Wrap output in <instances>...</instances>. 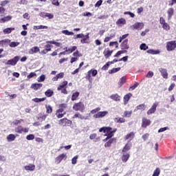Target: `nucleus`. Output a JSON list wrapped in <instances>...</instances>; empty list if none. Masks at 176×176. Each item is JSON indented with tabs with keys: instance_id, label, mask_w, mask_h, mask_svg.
I'll use <instances>...</instances> for the list:
<instances>
[{
	"instance_id": "nucleus-57",
	"label": "nucleus",
	"mask_w": 176,
	"mask_h": 176,
	"mask_svg": "<svg viewBox=\"0 0 176 176\" xmlns=\"http://www.w3.org/2000/svg\"><path fill=\"white\" fill-rule=\"evenodd\" d=\"M21 122H24V120H15L14 121H13V124H14V126H19V124H20Z\"/></svg>"
},
{
	"instance_id": "nucleus-48",
	"label": "nucleus",
	"mask_w": 176,
	"mask_h": 176,
	"mask_svg": "<svg viewBox=\"0 0 176 176\" xmlns=\"http://www.w3.org/2000/svg\"><path fill=\"white\" fill-rule=\"evenodd\" d=\"M19 45H20L19 42H10L9 44L10 47H17V46H19Z\"/></svg>"
},
{
	"instance_id": "nucleus-27",
	"label": "nucleus",
	"mask_w": 176,
	"mask_h": 176,
	"mask_svg": "<svg viewBox=\"0 0 176 176\" xmlns=\"http://www.w3.org/2000/svg\"><path fill=\"white\" fill-rule=\"evenodd\" d=\"M24 168L26 171H34L35 170V165L30 164L29 165L24 166Z\"/></svg>"
},
{
	"instance_id": "nucleus-53",
	"label": "nucleus",
	"mask_w": 176,
	"mask_h": 176,
	"mask_svg": "<svg viewBox=\"0 0 176 176\" xmlns=\"http://www.w3.org/2000/svg\"><path fill=\"white\" fill-rule=\"evenodd\" d=\"M131 113H133L132 111H125L124 112V118H131Z\"/></svg>"
},
{
	"instance_id": "nucleus-52",
	"label": "nucleus",
	"mask_w": 176,
	"mask_h": 176,
	"mask_svg": "<svg viewBox=\"0 0 176 176\" xmlns=\"http://www.w3.org/2000/svg\"><path fill=\"white\" fill-rule=\"evenodd\" d=\"M127 36H129V34H123L122 36H121L119 38V43H122V41H125V39H127L126 38H127Z\"/></svg>"
},
{
	"instance_id": "nucleus-23",
	"label": "nucleus",
	"mask_w": 176,
	"mask_h": 176,
	"mask_svg": "<svg viewBox=\"0 0 176 176\" xmlns=\"http://www.w3.org/2000/svg\"><path fill=\"white\" fill-rule=\"evenodd\" d=\"M121 159H122L123 163L127 162V160H129V159H130V154H129L127 153H123L122 156L121 157Z\"/></svg>"
},
{
	"instance_id": "nucleus-29",
	"label": "nucleus",
	"mask_w": 176,
	"mask_h": 176,
	"mask_svg": "<svg viewBox=\"0 0 176 176\" xmlns=\"http://www.w3.org/2000/svg\"><path fill=\"white\" fill-rule=\"evenodd\" d=\"M130 149H131V144H126L124 148H122V153H126V152H129Z\"/></svg>"
},
{
	"instance_id": "nucleus-36",
	"label": "nucleus",
	"mask_w": 176,
	"mask_h": 176,
	"mask_svg": "<svg viewBox=\"0 0 176 176\" xmlns=\"http://www.w3.org/2000/svg\"><path fill=\"white\" fill-rule=\"evenodd\" d=\"M33 30H47V26H45V25H34L33 27Z\"/></svg>"
},
{
	"instance_id": "nucleus-14",
	"label": "nucleus",
	"mask_w": 176,
	"mask_h": 176,
	"mask_svg": "<svg viewBox=\"0 0 176 176\" xmlns=\"http://www.w3.org/2000/svg\"><path fill=\"white\" fill-rule=\"evenodd\" d=\"M52 45L47 44L45 45V49L41 51V54H47L49 52H52Z\"/></svg>"
},
{
	"instance_id": "nucleus-33",
	"label": "nucleus",
	"mask_w": 176,
	"mask_h": 176,
	"mask_svg": "<svg viewBox=\"0 0 176 176\" xmlns=\"http://www.w3.org/2000/svg\"><path fill=\"white\" fill-rule=\"evenodd\" d=\"M80 93L78 91L73 92L71 98L72 101H76L79 97Z\"/></svg>"
},
{
	"instance_id": "nucleus-19",
	"label": "nucleus",
	"mask_w": 176,
	"mask_h": 176,
	"mask_svg": "<svg viewBox=\"0 0 176 176\" xmlns=\"http://www.w3.org/2000/svg\"><path fill=\"white\" fill-rule=\"evenodd\" d=\"M133 96L131 93H129L124 96V104L127 105L130 98Z\"/></svg>"
},
{
	"instance_id": "nucleus-11",
	"label": "nucleus",
	"mask_w": 176,
	"mask_h": 176,
	"mask_svg": "<svg viewBox=\"0 0 176 176\" xmlns=\"http://www.w3.org/2000/svg\"><path fill=\"white\" fill-rule=\"evenodd\" d=\"M120 47L124 52L129 50L130 48V46L129 45V39L124 40L120 44Z\"/></svg>"
},
{
	"instance_id": "nucleus-24",
	"label": "nucleus",
	"mask_w": 176,
	"mask_h": 176,
	"mask_svg": "<svg viewBox=\"0 0 176 176\" xmlns=\"http://www.w3.org/2000/svg\"><path fill=\"white\" fill-rule=\"evenodd\" d=\"M12 16L10 15H8V16H4L3 18H1L0 19V23H6L8 21H10V20H12Z\"/></svg>"
},
{
	"instance_id": "nucleus-35",
	"label": "nucleus",
	"mask_w": 176,
	"mask_h": 176,
	"mask_svg": "<svg viewBox=\"0 0 176 176\" xmlns=\"http://www.w3.org/2000/svg\"><path fill=\"white\" fill-rule=\"evenodd\" d=\"M90 37L89 36V33L87 34H86L85 36H84L82 37V38L80 40V43H89V41H87V40Z\"/></svg>"
},
{
	"instance_id": "nucleus-44",
	"label": "nucleus",
	"mask_w": 176,
	"mask_h": 176,
	"mask_svg": "<svg viewBox=\"0 0 176 176\" xmlns=\"http://www.w3.org/2000/svg\"><path fill=\"white\" fill-rule=\"evenodd\" d=\"M8 43H10V39H4V40L0 41V44L2 46H6V45H8Z\"/></svg>"
},
{
	"instance_id": "nucleus-30",
	"label": "nucleus",
	"mask_w": 176,
	"mask_h": 176,
	"mask_svg": "<svg viewBox=\"0 0 176 176\" xmlns=\"http://www.w3.org/2000/svg\"><path fill=\"white\" fill-rule=\"evenodd\" d=\"M46 43H50V45H55L56 47H61V46H63V43L56 42L54 41H46Z\"/></svg>"
},
{
	"instance_id": "nucleus-18",
	"label": "nucleus",
	"mask_w": 176,
	"mask_h": 176,
	"mask_svg": "<svg viewBox=\"0 0 176 176\" xmlns=\"http://www.w3.org/2000/svg\"><path fill=\"white\" fill-rule=\"evenodd\" d=\"M66 112L63 111V109H57L56 111V116L58 119H61V118H64V116L66 114Z\"/></svg>"
},
{
	"instance_id": "nucleus-37",
	"label": "nucleus",
	"mask_w": 176,
	"mask_h": 176,
	"mask_svg": "<svg viewBox=\"0 0 176 176\" xmlns=\"http://www.w3.org/2000/svg\"><path fill=\"white\" fill-rule=\"evenodd\" d=\"M109 46H110V47L115 46L116 49H119V43H118V41H111L109 43Z\"/></svg>"
},
{
	"instance_id": "nucleus-4",
	"label": "nucleus",
	"mask_w": 176,
	"mask_h": 176,
	"mask_svg": "<svg viewBox=\"0 0 176 176\" xmlns=\"http://www.w3.org/2000/svg\"><path fill=\"white\" fill-rule=\"evenodd\" d=\"M166 50L168 52H173L175 49H176V41H170L166 43Z\"/></svg>"
},
{
	"instance_id": "nucleus-42",
	"label": "nucleus",
	"mask_w": 176,
	"mask_h": 176,
	"mask_svg": "<svg viewBox=\"0 0 176 176\" xmlns=\"http://www.w3.org/2000/svg\"><path fill=\"white\" fill-rule=\"evenodd\" d=\"M148 54H159L160 53V50H148L146 51Z\"/></svg>"
},
{
	"instance_id": "nucleus-12",
	"label": "nucleus",
	"mask_w": 176,
	"mask_h": 176,
	"mask_svg": "<svg viewBox=\"0 0 176 176\" xmlns=\"http://www.w3.org/2000/svg\"><path fill=\"white\" fill-rule=\"evenodd\" d=\"M151 122L146 118L144 117L142 119V129H146L148 126H151Z\"/></svg>"
},
{
	"instance_id": "nucleus-55",
	"label": "nucleus",
	"mask_w": 176,
	"mask_h": 176,
	"mask_svg": "<svg viewBox=\"0 0 176 176\" xmlns=\"http://www.w3.org/2000/svg\"><path fill=\"white\" fill-rule=\"evenodd\" d=\"M159 175H160V168H156L152 176H159Z\"/></svg>"
},
{
	"instance_id": "nucleus-3",
	"label": "nucleus",
	"mask_w": 176,
	"mask_h": 176,
	"mask_svg": "<svg viewBox=\"0 0 176 176\" xmlns=\"http://www.w3.org/2000/svg\"><path fill=\"white\" fill-rule=\"evenodd\" d=\"M98 74V72L97 69H93L89 70L87 72V75L85 76V79L89 81L90 83H91V76H96Z\"/></svg>"
},
{
	"instance_id": "nucleus-54",
	"label": "nucleus",
	"mask_w": 176,
	"mask_h": 176,
	"mask_svg": "<svg viewBox=\"0 0 176 176\" xmlns=\"http://www.w3.org/2000/svg\"><path fill=\"white\" fill-rule=\"evenodd\" d=\"M148 48L149 47L146 43H142L140 46V50H148Z\"/></svg>"
},
{
	"instance_id": "nucleus-62",
	"label": "nucleus",
	"mask_w": 176,
	"mask_h": 176,
	"mask_svg": "<svg viewBox=\"0 0 176 176\" xmlns=\"http://www.w3.org/2000/svg\"><path fill=\"white\" fill-rule=\"evenodd\" d=\"M110 63L109 62H107L102 67V71H107L108 69V68H109L110 66Z\"/></svg>"
},
{
	"instance_id": "nucleus-1",
	"label": "nucleus",
	"mask_w": 176,
	"mask_h": 176,
	"mask_svg": "<svg viewBox=\"0 0 176 176\" xmlns=\"http://www.w3.org/2000/svg\"><path fill=\"white\" fill-rule=\"evenodd\" d=\"M104 133L105 136L107 137L103 141L107 142L109 138H112L115 135V133L118 131V129H112L111 126H103L99 129V133Z\"/></svg>"
},
{
	"instance_id": "nucleus-13",
	"label": "nucleus",
	"mask_w": 176,
	"mask_h": 176,
	"mask_svg": "<svg viewBox=\"0 0 176 176\" xmlns=\"http://www.w3.org/2000/svg\"><path fill=\"white\" fill-rule=\"evenodd\" d=\"M65 49H66L65 51L60 53V55H62V54L65 55V53H69V54L71 53H73V52H75V50H76V49H78V47L74 45V46L72 47L71 48L68 49V47H65Z\"/></svg>"
},
{
	"instance_id": "nucleus-46",
	"label": "nucleus",
	"mask_w": 176,
	"mask_h": 176,
	"mask_svg": "<svg viewBox=\"0 0 176 176\" xmlns=\"http://www.w3.org/2000/svg\"><path fill=\"white\" fill-rule=\"evenodd\" d=\"M45 109H46V113H52L53 112V108L50 105H45Z\"/></svg>"
},
{
	"instance_id": "nucleus-15",
	"label": "nucleus",
	"mask_w": 176,
	"mask_h": 176,
	"mask_svg": "<svg viewBox=\"0 0 176 176\" xmlns=\"http://www.w3.org/2000/svg\"><path fill=\"white\" fill-rule=\"evenodd\" d=\"M112 53H113V50H111L109 48L104 49L103 52L104 58H109L110 56H112Z\"/></svg>"
},
{
	"instance_id": "nucleus-31",
	"label": "nucleus",
	"mask_w": 176,
	"mask_h": 176,
	"mask_svg": "<svg viewBox=\"0 0 176 176\" xmlns=\"http://www.w3.org/2000/svg\"><path fill=\"white\" fill-rule=\"evenodd\" d=\"M67 85H68V81H63L57 88V90H63V89L67 88Z\"/></svg>"
},
{
	"instance_id": "nucleus-38",
	"label": "nucleus",
	"mask_w": 176,
	"mask_h": 176,
	"mask_svg": "<svg viewBox=\"0 0 176 176\" xmlns=\"http://www.w3.org/2000/svg\"><path fill=\"white\" fill-rule=\"evenodd\" d=\"M12 31H14V28H7L3 30V34H11Z\"/></svg>"
},
{
	"instance_id": "nucleus-28",
	"label": "nucleus",
	"mask_w": 176,
	"mask_h": 176,
	"mask_svg": "<svg viewBox=\"0 0 176 176\" xmlns=\"http://www.w3.org/2000/svg\"><path fill=\"white\" fill-rule=\"evenodd\" d=\"M63 78H64V72H60L54 77L52 80L56 82V80H58V79H63Z\"/></svg>"
},
{
	"instance_id": "nucleus-10",
	"label": "nucleus",
	"mask_w": 176,
	"mask_h": 176,
	"mask_svg": "<svg viewBox=\"0 0 176 176\" xmlns=\"http://www.w3.org/2000/svg\"><path fill=\"white\" fill-rule=\"evenodd\" d=\"M157 105H159V102H154L148 111H147V115H152L153 113H155V112H156Z\"/></svg>"
},
{
	"instance_id": "nucleus-50",
	"label": "nucleus",
	"mask_w": 176,
	"mask_h": 176,
	"mask_svg": "<svg viewBox=\"0 0 176 176\" xmlns=\"http://www.w3.org/2000/svg\"><path fill=\"white\" fill-rule=\"evenodd\" d=\"M140 85V83L135 82L133 85L131 86L129 89V91H132L133 90H135L137 87Z\"/></svg>"
},
{
	"instance_id": "nucleus-49",
	"label": "nucleus",
	"mask_w": 176,
	"mask_h": 176,
	"mask_svg": "<svg viewBox=\"0 0 176 176\" xmlns=\"http://www.w3.org/2000/svg\"><path fill=\"white\" fill-rule=\"evenodd\" d=\"M45 100H46V97L41 98H35L32 99V101H34V102H42V101H45Z\"/></svg>"
},
{
	"instance_id": "nucleus-6",
	"label": "nucleus",
	"mask_w": 176,
	"mask_h": 176,
	"mask_svg": "<svg viewBox=\"0 0 176 176\" xmlns=\"http://www.w3.org/2000/svg\"><path fill=\"white\" fill-rule=\"evenodd\" d=\"M87 116H84L82 114H80V113H76L73 116L72 118L73 119L78 118V119H80L81 120H90V114H87Z\"/></svg>"
},
{
	"instance_id": "nucleus-8",
	"label": "nucleus",
	"mask_w": 176,
	"mask_h": 176,
	"mask_svg": "<svg viewBox=\"0 0 176 176\" xmlns=\"http://www.w3.org/2000/svg\"><path fill=\"white\" fill-rule=\"evenodd\" d=\"M20 60V56H14L13 58L8 60L6 65H12L14 66L17 63H19V60Z\"/></svg>"
},
{
	"instance_id": "nucleus-5",
	"label": "nucleus",
	"mask_w": 176,
	"mask_h": 176,
	"mask_svg": "<svg viewBox=\"0 0 176 176\" xmlns=\"http://www.w3.org/2000/svg\"><path fill=\"white\" fill-rule=\"evenodd\" d=\"M58 124L63 126V127L69 126L72 124V121L68 120L67 118H62L58 121Z\"/></svg>"
},
{
	"instance_id": "nucleus-21",
	"label": "nucleus",
	"mask_w": 176,
	"mask_h": 176,
	"mask_svg": "<svg viewBox=\"0 0 176 176\" xmlns=\"http://www.w3.org/2000/svg\"><path fill=\"white\" fill-rule=\"evenodd\" d=\"M41 50L39 49V47L34 46L29 50V54H35L39 52Z\"/></svg>"
},
{
	"instance_id": "nucleus-16",
	"label": "nucleus",
	"mask_w": 176,
	"mask_h": 176,
	"mask_svg": "<svg viewBox=\"0 0 176 176\" xmlns=\"http://www.w3.org/2000/svg\"><path fill=\"white\" fill-rule=\"evenodd\" d=\"M107 115H108V111H99L94 115V118L95 119H98L100 118H104V116H107Z\"/></svg>"
},
{
	"instance_id": "nucleus-2",
	"label": "nucleus",
	"mask_w": 176,
	"mask_h": 176,
	"mask_svg": "<svg viewBox=\"0 0 176 176\" xmlns=\"http://www.w3.org/2000/svg\"><path fill=\"white\" fill-rule=\"evenodd\" d=\"M73 109L74 111H80V112H85V104H83V102H78L76 103H74V104L73 105Z\"/></svg>"
},
{
	"instance_id": "nucleus-64",
	"label": "nucleus",
	"mask_w": 176,
	"mask_h": 176,
	"mask_svg": "<svg viewBox=\"0 0 176 176\" xmlns=\"http://www.w3.org/2000/svg\"><path fill=\"white\" fill-rule=\"evenodd\" d=\"M62 33H63L65 35H74V32H69V30H63Z\"/></svg>"
},
{
	"instance_id": "nucleus-20",
	"label": "nucleus",
	"mask_w": 176,
	"mask_h": 176,
	"mask_svg": "<svg viewBox=\"0 0 176 176\" xmlns=\"http://www.w3.org/2000/svg\"><path fill=\"white\" fill-rule=\"evenodd\" d=\"M113 142H116V139L112 138H109V141L104 144V147L109 148V146H111V145H112V144H113Z\"/></svg>"
},
{
	"instance_id": "nucleus-51",
	"label": "nucleus",
	"mask_w": 176,
	"mask_h": 176,
	"mask_svg": "<svg viewBox=\"0 0 176 176\" xmlns=\"http://www.w3.org/2000/svg\"><path fill=\"white\" fill-rule=\"evenodd\" d=\"M120 71V67L113 68L109 70V74H116V72H119Z\"/></svg>"
},
{
	"instance_id": "nucleus-34",
	"label": "nucleus",
	"mask_w": 176,
	"mask_h": 176,
	"mask_svg": "<svg viewBox=\"0 0 176 176\" xmlns=\"http://www.w3.org/2000/svg\"><path fill=\"white\" fill-rule=\"evenodd\" d=\"M167 13H168V20H170L173 17V15L174 14V8H168Z\"/></svg>"
},
{
	"instance_id": "nucleus-59",
	"label": "nucleus",
	"mask_w": 176,
	"mask_h": 176,
	"mask_svg": "<svg viewBox=\"0 0 176 176\" xmlns=\"http://www.w3.org/2000/svg\"><path fill=\"white\" fill-rule=\"evenodd\" d=\"M8 3H9V1L4 0L0 2V6L1 8H3L4 6H7Z\"/></svg>"
},
{
	"instance_id": "nucleus-61",
	"label": "nucleus",
	"mask_w": 176,
	"mask_h": 176,
	"mask_svg": "<svg viewBox=\"0 0 176 176\" xmlns=\"http://www.w3.org/2000/svg\"><path fill=\"white\" fill-rule=\"evenodd\" d=\"M127 51H123V50L118 51L115 55L114 57H119V56L123 54V53H126Z\"/></svg>"
},
{
	"instance_id": "nucleus-22",
	"label": "nucleus",
	"mask_w": 176,
	"mask_h": 176,
	"mask_svg": "<svg viewBox=\"0 0 176 176\" xmlns=\"http://www.w3.org/2000/svg\"><path fill=\"white\" fill-rule=\"evenodd\" d=\"M126 19L124 18H120L117 20L116 22V25H119L120 27H122V25H124L126 24Z\"/></svg>"
},
{
	"instance_id": "nucleus-40",
	"label": "nucleus",
	"mask_w": 176,
	"mask_h": 176,
	"mask_svg": "<svg viewBox=\"0 0 176 176\" xmlns=\"http://www.w3.org/2000/svg\"><path fill=\"white\" fill-rule=\"evenodd\" d=\"M15 140H16V136L13 134H10L7 137V140L8 141V142H12V141H14Z\"/></svg>"
},
{
	"instance_id": "nucleus-17",
	"label": "nucleus",
	"mask_w": 176,
	"mask_h": 176,
	"mask_svg": "<svg viewBox=\"0 0 176 176\" xmlns=\"http://www.w3.org/2000/svg\"><path fill=\"white\" fill-rule=\"evenodd\" d=\"M160 72H161L162 78L164 79H168V73H167V69L164 68H160L159 69Z\"/></svg>"
},
{
	"instance_id": "nucleus-56",
	"label": "nucleus",
	"mask_w": 176,
	"mask_h": 176,
	"mask_svg": "<svg viewBox=\"0 0 176 176\" xmlns=\"http://www.w3.org/2000/svg\"><path fill=\"white\" fill-rule=\"evenodd\" d=\"M146 109V106L145 105V104H141L137 106V109L139 110L143 109V111H145Z\"/></svg>"
},
{
	"instance_id": "nucleus-45",
	"label": "nucleus",
	"mask_w": 176,
	"mask_h": 176,
	"mask_svg": "<svg viewBox=\"0 0 176 176\" xmlns=\"http://www.w3.org/2000/svg\"><path fill=\"white\" fill-rule=\"evenodd\" d=\"M130 138L131 140L134 138V132H131L124 137V140H130Z\"/></svg>"
},
{
	"instance_id": "nucleus-7",
	"label": "nucleus",
	"mask_w": 176,
	"mask_h": 176,
	"mask_svg": "<svg viewBox=\"0 0 176 176\" xmlns=\"http://www.w3.org/2000/svg\"><path fill=\"white\" fill-rule=\"evenodd\" d=\"M15 133L18 134H23V133H28L30 131V128H24L23 126L19 125L16 126L14 129Z\"/></svg>"
},
{
	"instance_id": "nucleus-39",
	"label": "nucleus",
	"mask_w": 176,
	"mask_h": 176,
	"mask_svg": "<svg viewBox=\"0 0 176 176\" xmlns=\"http://www.w3.org/2000/svg\"><path fill=\"white\" fill-rule=\"evenodd\" d=\"M53 94H54V91H53V90H52V89H47L45 92V95L46 96V97H52V96H53Z\"/></svg>"
},
{
	"instance_id": "nucleus-63",
	"label": "nucleus",
	"mask_w": 176,
	"mask_h": 176,
	"mask_svg": "<svg viewBox=\"0 0 176 176\" xmlns=\"http://www.w3.org/2000/svg\"><path fill=\"white\" fill-rule=\"evenodd\" d=\"M162 28L166 30V31H168V30H170V25L165 22V23L162 25Z\"/></svg>"
},
{
	"instance_id": "nucleus-32",
	"label": "nucleus",
	"mask_w": 176,
	"mask_h": 176,
	"mask_svg": "<svg viewBox=\"0 0 176 176\" xmlns=\"http://www.w3.org/2000/svg\"><path fill=\"white\" fill-rule=\"evenodd\" d=\"M110 98L113 101H116V102L120 101V96H119V94H118L110 96Z\"/></svg>"
},
{
	"instance_id": "nucleus-58",
	"label": "nucleus",
	"mask_w": 176,
	"mask_h": 176,
	"mask_svg": "<svg viewBox=\"0 0 176 176\" xmlns=\"http://www.w3.org/2000/svg\"><path fill=\"white\" fill-rule=\"evenodd\" d=\"M34 138L35 135H34V134H30L26 136V140H28V141H31L32 140H34Z\"/></svg>"
},
{
	"instance_id": "nucleus-26",
	"label": "nucleus",
	"mask_w": 176,
	"mask_h": 176,
	"mask_svg": "<svg viewBox=\"0 0 176 176\" xmlns=\"http://www.w3.org/2000/svg\"><path fill=\"white\" fill-rule=\"evenodd\" d=\"M133 27L135 30H142L144 28V23L138 22L133 25Z\"/></svg>"
},
{
	"instance_id": "nucleus-41",
	"label": "nucleus",
	"mask_w": 176,
	"mask_h": 176,
	"mask_svg": "<svg viewBox=\"0 0 176 176\" xmlns=\"http://www.w3.org/2000/svg\"><path fill=\"white\" fill-rule=\"evenodd\" d=\"M114 121L116 122V123H124V122H126V119H124V118H116L114 119Z\"/></svg>"
},
{
	"instance_id": "nucleus-43",
	"label": "nucleus",
	"mask_w": 176,
	"mask_h": 176,
	"mask_svg": "<svg viewBox=\"0 0 176 176\" xmlns=\"http://www.w3.org/2000/svg\"><path fill=\"white\" fill-rule=\"evenodd\" d=\"M125 82H126V76L122 77L118 82V86H120V87H122V86L124 85Z\"/></svg>"
},
{
	"instance_id": "nucleus-60",
	"label": "nucleus",
	"mask_w": 176,
	"mask_h": 176,
	"mask_svg": "<svg viewBox=\"0 0 176 176\" xmlns=\"http://www.w3.org/2000/svg\"><path fill=\"white\" fill-rule=\"evenodd\" d=\"M5 12H6V9L3 7H0V16L2 17L3 16H5Z\"/></svg>"
},
{
	"instance_id": "nucleus-47",
	"label": "nucleus",
	"mask_w": 176,
	"mask_h": 176,
	"mask_svg": "<svg viewBox=\"0 0 176 176\" xmlns=\"http://www.w3.org/2000/svg\"><path fill=\"white\" fill-rule=\"evenodd\" d=\"M67 108H68V104H67L65 103H62V104H59V109H62L63 112H65L64 110L67 109Z\"/></svg>"
},
{
	"instance_id": "nucleus-9",
	"label": "nucleus",
	"mask_w": 176,
	"mask_h": 176,
	"mask_svg": "<svg viewBox=\"0 0 176 176\" xmlns=\"http://www.w3.org/2000/svg\"><path fill=\"white\" fill-rule=\"evenodd\" d=\"M63 160H67V154H60L58 157L55 158V163L56 164H60Z\"/></svg>"
},
{
	"instance_id": "nucleus-25",
	"label": "nucleus",
	"mask_w": 176,
	"mask_h": 176,
	"mask_svg": "<svg viewBox=\"0 0 176 176\" xmlns=\"http://www.w3.org/2000/svg\"><path fill=\"white\" fill-rule=\"evenodd\" d=\"M42 86H43L42 83H34L31 85V89H33V90H39Z\"/></svg>"
}]
</instances>
